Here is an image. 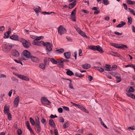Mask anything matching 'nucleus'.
Wrapping results in <instances>:
<instances>
[{"label": "nucleus", "instance_id": "f257e3e1", "mask_svg": "<svg viewBox=\"0 0 135 135\" xmlns=\"http://www.w3.org/2000/svg\"><path fill=\"white\" fill-rule=\"evenodd\" d=\"M88 47L89 49L97 51L101 53L103 52L102 47L99 45H90L88 46Z\"/></svg>", "mask_w": 135, "mask_h": 135}, {"label": "nucleus", "instance_id": "f03ea898", "mask_svg": "<svg viewBox=\"0 0 135 135\" xmlns=\"http://www.w3.org/2000/svg\"><path fill=\"white\" fill-rule=\"evenodd\" d=\"M22 57H25L26 59L24 58H22L21 60H27L31 57V54L30 52L28 50H25L22 52Z\"/></svg>", "mask_w": 135, "mask_h": 135}, {"label": "nucleus", "instance_id": "7ed1b4c3", "mask_svg": "<svg viewBox=\"0 0 135 135\" xmlns=\"http://www.w3.org/2000/svg\"><path fill=\"white\" fill-rule=\"evenodd\" d=\"M42 45L46 47V51L47 52H50L52 50V44L51 43L46 42L45 43L44 42H41Z\"/></svg>", "mask_w": 135, "mask_h": 135}, {"label": "nucleus", "instance_id": "20e7f679", "mask_svg": "<svg viewBox=\"0 0 135 135\" xmlns=\"http://www.w3.org/2000/svg\"><path fill=\"white\" fill-rule=\"evenodd\" d=\"M66 30L62 26H60L58 28V32L60 35L65 33Z\"/></svg>", "mask_w": 135, "mask_h": 135}, {"label": "nucleus", "instance_id": "39448f33", "mask_svg": "<svg viewBox=\"0 0 135 135\" xmlns=\"http://www.w3.org/2000/svg\"><path fill=\"white\" fill-rule=\"evenodd\" d=\"M41 37L40 36H36V39L33 41V44L35 45H38V46H40L41 44H42V43L41 42H43L42 41H41L40 42H38L37 41V40H40L41 39Z\"/></svg>", "mask_w": 135, "mask_h": 135}, {"label": "nucleus", "instance_id": "423d86ee", "mask_svg": "<svg viewBox=\"0 0 135 135\" xmlns=\"http://www.w3.org/2000/svg\"><path fill=\"white\" fill-rule=\"evenodd\" d=\"M41 102L43 104L49 105L51 103L45 97H42L41 98Z\"/></svg>", "mask_w": 135, "mask_h": 135}, {"label": "nucleus", "instance_id": "0eeeda50", "mask_svg": "<svg viewBox=\"0 0 135 135\" xmlns=\"http://www.w3.org/2000/svg\"><path fill=\"white\" fill-rule=\"evenodd\" d=\"M22 42L23 45L26 48H28L31 45V44L29 42L24 39H22Z\"/></svg>", "mask_w": 135, "mask_h": 135}, {"label": "nucleus", "instance_id": "6e6552de", "mask_svg": "<svg viewBox=\"0 0 135 135\" xmlns=\"http://www.w3.org/2000/svg\"><path fill=\"white\" fill-rule=\"evenodd\" d=\"M19 101L20 98L18 96L13 101V104L15 107H17L18 106Z\"/></svg>", "mask_w": 135, "mask_h": 135}, {"label": "nucleus", "instance_id": "1a4fd4ad", "mask_svg": "<svg viewBox=\"0 0 135 135\" xmlns=\"http://www.w3.org/2000/svg\"><path fill=\"white\" fill-rule=\"evenodd\" d=\"M18 78L21 79L26 81H29V79L27 76L23 75H19Z\"/></svg>", "mask_w": 135, "mask_h": 135}, {"label": "nucleus", "instance_id": "9d476101", "mask_svg": "<svg viewBox=\"0 0 135 135\" xmlns=\"http://www.w3.org/2000/svg\"><path fill=\"white\" fill-rule=\"evenodd\" d=\"M2 48L4 52L7 51L8 49H9L8 44L3 45Z\"/></svg>", "mask_w": 135, "mask_h": 135}, {"label": "nucleus", "instance_id": "9b49d317", "mask_svg": "<svg viewBox=\"0 0 135 135\" xmlns=\"http://www.w3.org/2000/svg\"><path fill=\"white\" fill-rule=\"evenodd\" d=\"M65 58L67 59H69L71 56V53L70 52H65L64 54Z\"/></svg>", "mask_w": 135, "mask_h": 135}, {"label": "nucleus", "instance_id": "f8f14e48", "mask_svg": "<svg viewBox=\"0 0 135 135\" xmlns=\"http://www.w3.org/2000/svg\"><path fill=\"white\" fill-rule=\"evenodd\" d=\"M59 67L60 68H63L64 66V63L63 61L60 60H58L57 62Z\"/></svg>", "mask_w": 135, "mask_h": 135}, {"label": "nucleus", "instance_id": "ddd939ff", "mask_svg": "<svg viewBox=\"0 0 135 135\" xmlns=\"http://www.w3.org/2000/svg\"><path fill=\"white\" fill-rule=\"evenodd\" d=\"M31 60L33 62L37 63L39 62L38 59L36 57L34 56H31Z\"/></svg>", "mask_w": 135, "mask_h": 135}, {"label": "nucleus", "instance_id": "4468645a", "mask_svg": "<svg viewBox=\"0 0 135 135\" xmlns=\"http://www.w3.org/2000/svg\"><path fill=\"white\" fill-rule=\"evenodd\" d=\"M66 70L67 71L66 72V74L67 75L70 76L74 75L73 72L69 69H66Z\"/></svg>", "mask_w": 135, "mask_h": 135}, {"label": "nucleus", "instance_id": "2eb2a0df", "mask_svg": "<svg viewBox=\"0 0 135 135\" xmlns=\"http://www.w3.org/2000/svg\"><path fill=\"white\" fill-rule=\"evenodd\" d=\"M10 38L11 39L15 40H18V36L16 35H13L11 36Z\"/></svg>", "mask_w": 135, "mask_h": 135}, {"label": "nucleus", "instance_id": "dca6fc26", "mask_svg": "<svg viewBox=\"0 0 135 135\" xmlns=\"http://www.w3.org/2000/svg\"><path fill=\"white\" fill-rule=\"evenodd\" d=\"M126 94L128 97L131 98L135 99V95L132 93H131L129 92H127L126 93Z\"/></svg>", "mask_w": 135, "mask_h": 135}, {"label": "nucleus", "instance_id": "f3484780", "mask_svg": "<svg viewBox=\"0 0 135 135\" xmlns=\"http://www.w3.org/2000/svg\"><path fill=\"white\" fill-rule=\"evenodd\" d=\"M76 2L75 1H74L73 3L70 4L69 5V8L70 9L73 8L76 4Z\"/></svg>", "mask_w": 135, "mask_h": 135}, {"label": "nucleus", "instance_id": "a211bd4d", "mask_svg": "<svg viewBox=\"0 0 135 135\" xmlns=\"http://www.w3.org/2000/svg\"><path fill=\"white\" fill-rule=\"evenodd\" d=\"M49 123L50 125L53 127H54L55 126V124L53 120L52 119H50L49 121Z\"/></svg>", "mask_w": 135, "mask_h": 135}, {"label": "nucleus", "instance_id": "6ab92c4d", "mask_svg": "<svg viewBox=\"0 0 135 135\" xmlns=\"http://www.w3.org/2000/svg\"><path fill=\"white\" fill-rule=\"evenodd\" d=\"M34 11L37 13H38L41 11V8L38 6L34 7Z\"/></svg>", "mask_w": 135, "mask_h": 135}, {"label": "nucleus", "instance_id": "aec40b11", "mask_svg": "<svg viewBox=\"0 0 135 135\" xmlns=\"http://www.w3.org/2000/svg\"><path fill=\"white\" fill-rule=\"evenodd\" d=\"M48 60L50 61L53 64H57V61L55 60L54 59L52 58H49Z\"/></svg>", "mask_w": 135, "mask_h": 135}, {"label": "nucleus", "instance_id": "412c9836", "mask_svg": "<svg viewBox=\"0 0 135 135\" xmlns=\"http://www.w3.org/2000/svg\"><path fill=\"white\" fill-rule=\"evenodd\" d=\"M82 67L84 69H89L90 67V65L89 64H86L83 65Z\"/></svg>", "mask_w": 135, "mask_h": 135}, {"label": "nucleus", "instance_id": "4be33fe9", "mask_svg": "<svg viewBox=\"0 0 135 135\" xmlns=\"http://www.w3.org/2000/svg\"><path fill=\"white\" fill-rule=\"evenodd\" d=\"M36 126L37 128V130L38 133L40 132L41 128L40 125V124H36Z\"/></svg>", "mask_w": 135, "mask_h": 135}, {"label": "nucleus", "instance_id": "5701e85b", "mask_svg": "<svg viewBox=\"0 0 135 135\" xmlns=\"http://www.w3.org/2000/svg\"><path fill=\"white\" fill-rule=\"evenodd\" d=\"M121 24H119L116 27H117L120 28L122 27L125 25L126 23V22L123 21H121Z\"/></svg>", "mask_w": 135, "mask_h": 135}, {"label": "nucleus", "instance_id": "b1692460", "mask_svg": "<svg viewBox=\"0 0 135 135\" xmlns=\"http://www.w3.org/2000/svg\"><path fill=\"white\" fill-rule=\"evenodd\" d=\"M13 55L15 57H18L19 55V53L17 50H15L13 51Z\"/></svg>", "mask_w": 135, "mask_h": 135}, {"label": "nucleus", "instance_id": "393cba45", "mask_svg": "<svg viewBox=\"0 0 135 135\" xmlns=\"http://www.w3.org/2000/svg\"><path fill=\"white\" fill-rule=\"evenodd\" d=\"M58 54H61L63 53L64 51V50L63 49H58L56 50Z\"/></svg>", "mask_w": 135, "mask_h": 135}, {"label": "nucleus", "instance_id": "a878e982", "mask_svg": "<svg viewBox=\"0 0 135 135\" xmlns=\"http://www.w3.org/2000/svg\"><path fill=\"white\" fill-rule=\"evenodd\" d=\"M105 67L106 68V69H105L104 70L107 71H111V70L110 69L111 68V66L110 65L106 64L105 65Z\"/></svg>", "mask_w": 135, "mask_h": 135}, {"label": "nucleus", "instance_id": "bb28decb", "mask_svg": "<svg viewBox=\"0 0 135 135\" xmlns=\"http://www.w3.org/2000/svg\"><path fill=\"white\" fill-rule=\"evenodd\" d=\"M79 33L83 37L86 38L88 37L85 34V33L81 30Z\"/></svg>", "mask_w": 135, "mask_h": 135}, {"label": "nucleus", "instance_id": "cd10ccee", "mask_svg": "<svg viewBox=\"0 0 135 135\" xmlns=\"http://www.w3.org/2000/svg\"><path fill=\"white\" fill-rule=\"evenodd\" d=\"M110 44L112 46L115 47L119 48V44H115L113 43H110Z\"/></svg>", "mask_w": 135, "mask_h": 135}, {"label": "nucleus", "instance_id": "c85d7f7f", "mask_svg": "<svg viewBox=\"0 0 135 135\" xmlns=\"http://www.w3.org/2000/svg\"><path fill=\"white\" fill-rule=\"evenodd\" d=\"M30 123L33 126H35V122L34 120L31 117L30 118Z\"/></svg>", "mask_w": 135, "mask_h": 135}, {"label": "nucleus", "instance_id": "c756f323", "mask_svg": "<svg viewBox=\"0 0 135 135\" xmlns=\"http://www.w3.org/2000/svg\"><path fill=\"white\" fill-rule=\"evenodd\" d=\"M127 2L128 4H135V1H132L130 0H128L127 1Z\"/></svg>", "mask_w": 135, "mask_h": 135}, {"label": "nucleus", "instance_id": "7c9ffc66", "mask_svg": "<svg viewBox=\"0 0 135 135\" xmlns=\"http://www.w3.org/2000/svg\"><path fill=\"white\" fill-rule=\"evenodd\" d=\"M127 48V46L125 45L119 44V48L125 49V48Z\"/></svg>", "mask_w": 135, "mask_h": 135}, {"label": "nucleus", "instance_id": "2f4dec72", "mask_svg": "<svg viewBox=\"0 0 135 135\" xmlns=\"http://www.w3.org/2000/svg\"><path fill=\"white\" fill-rule=\"evenodd\" d=\"M128 9L129 10V11L130 13H132L133 15L135 16V11L130 8H128Z\"/></svg>", "mask_w": 135, "mask_h": 135}, {"label": "nucleus", "instance_id": "473e14b6", "mask_svg": "<svg viewBox=\"0 0 135 135\" xmlns=\"http://www.w3.org/2000/svg\"><path fill=\"white\" fill-rule=\"evenodd\" d=\"M95 67L97 68V69L100 72H103L104 70V69L103 68L100 67Z\"/></svg>", "mask_w": 135, "mask_h": 135}, {"label": "nucleus", "instance_id": "72a5a7b5", "mask_svg": "<svg viewBox=\"0 0 135 135\" xmlns=\"http://www.w3.org/2000/svg\"><path fill=\"white\" fill-rule=\"evenodd\" d=\"M103 2L105 5H107L109 4V2L108 0H103Z\"/></svg>", "mask_w": 135, "mask_h": 135}, {"label": "nucleus", "instance_id": "f704fd0d", "mask_svg": "<svg viewBox=\"0 0 135 135\" xmlns=\"http://www.w3.org/2000/svg\"><path fill=\"white\" fill-rule=\"evenodd\" d=\"M128 25H131L132 22V20L131 18V17H128Z\"/></svg>", "mask_w": 135, "mask_h": 135}, {"label": "nucleus", "instance_id": "c9c22d12", "mask_svg": "<svg viewBox=\"0 0 135 135\" xmlns=\"http://www.w3.org/2000/svg\"><path fill=\"white\" fill-rule=\"evenodd\" d=\"M75 75L76 76L80 78H82L84 76L83 75L80 74H79L78 72L76 73H75Z\"/></svg>", "mask_w": 135, "mask_h": 135}, {"label": "nucleus", "instance_id": "e433bc0d", "mask_svg": "<svg viewBox=\"0 0 135 135\" xmlns=\"http://www.w3.org/2000/svg\"><path fill=\"white\" fill-rule=\"evenodd\" d=\"M109 73L112 75L114 76V77H115V76L118 74V73L116 72H109Z\"/></svg>", "mask_w": 135, "mask_h": 135}, {"label": "nucleus", "instance_id": "4c0bfd02", "mask_svg": "<svg viewBox=\"0 0 135 135\" xmlns=\"http://www.w3.org/2000/svg\"><path fill=\"white\" fill-rule=\"evenodd\" d=\"M134 91V88L132 87H130L128 91V92H132L133 93Z\"/></svg>", "mask_w": 135, "mask_h": 135}, {"label": "nucleus", "instance_id": "58836bf2", "mask_svg": "<svg viewBox=\"0 0 135 135\" xmlns=\"http://www.w3.org/2000/svg\"><path fill=\"white\" fill-rule=\"evenodd\" d=\"M35 122L36 124H40L39 118L38 117H36L35 119Z\"/></svg>", "mask_w": 135, "mask_h": 135}, {"label": "nucleus", "instance_id": "ea45409f", "mask_svg": "<svg viewBox=\"0 0 135 135\" xmlns=\"http://www.w3.org/2000/svg\"><path fill=\"white\" fill-rule=\"evenodd\" d=\"M39 67L40 68L43 69H45V66L43 64H40L39 66Z\"/></svg>", "mask_w": 135, "mask_h": 135}, {"label": "nucleus", "instance_id": "a19ab883", "mask_svg": "<svg viewBox=\"0 0 135 135\" xmlns=\"http://www.w3.org/2000/svg\"><path fill=\"white\" fill-rule=\"evenodd\" d=\"M112 70H114L117 68V66L116 65H114L112 66Z\"/></svg>", "mask_w": 135, "mask_h": 135}, {"label": "nucleus", "instance_id": "79ce46f5", "mask_svg": "<svg viewBox=\"0 0 135 135\" xmlns=\"http://www.w3.org/2000/svg\"><path fill=\"white\" fill-rule=\"evenodd\" d=\"M12 80L16 82L17 83L18 82V80L14 77H12L11 78Z\"/></svg>", "mask_w": 135, "mask_h": 135}, {"label": "nucleus", "instance_id": "37998d69", "mask_svg": "<svg viewBox=\"0 0 135 135\" xmlns=\"http://www.w3.org/2000/svg\"><path fill=\"white\" fill-rule=\"evenodd\" d=\"M71 16L72 20L74 22L76 21L75 15Z\"/></svg>", "mask_w": 135, "mask_h": 135}, {"label": "nucleus", "instance_id": "c03bdc74", "mask_svg": "<svg viewBox=\"0 0 135 135\" xmlns=\"http://www.w3.org/2000/svg\"><path fill=\"white\" fill-rule=\"evenodd\" d=\"M41 122L44 125H46V120L44 118H42V119Z\"/></svg>", "mask_w": 135, "mask_h": 135}, {"label": "nucleus", "instance_id": "a18cd8bd", "mask_svg": "<svg viewBox=\"0 0 135 135\" xmlns=\"http://www.w3.org/2000/svg\"><path fill=\"white\" fill-rule=\"evenodd\" d=\"M68 122L65 123L63 125V127L64 128H66L68 127Z\"/></svg>", "mask_w": 135, "mask_h": 135}, {"label": "nucleus", "instance_id": "49530a36", "mask_svg": "<svg viewBox=\"0 0 135 135\" xmlns=\"http://www.w3.org/2000/svg\"><path fill=\"white\" fill-rule=\"evenodd\" d=\"M5 28L4 26L0 27V31L2 32L5 30Z\"/></svg>", "mask_w": 135, "mask_h": 135}, {"label": "nucleus", "instance_id": "de8ad7c7", "mask_svg": "<svg viewBox=\"0 0 135 135\" xmlns=\"http://www.w3.org/2000/svg\"><path fill=\"white\" fill-rule=\"evenodd\" d=\"M129 67H131L133 68H135V66L132 64H131V65H128L125 66V67L126 68Z\"/></svg>", "mask_w": 135, "mask_h": 135}, {"label": "nucleus", "instance_id": "09e8293b", "mask_svg": "<svg viewBox=\"0 0 135 135\" xmlns=\"http://www.w3.org/2000/svg\"><path fill=\"white\" fill-rule=\"evenodd\" d=\"M42 13L43 14L46 13L47 15H50L52 13H53L54 14H56V13H55V12H42Z\"/></svg>", "mask_w": 135, "mask_h": 135}, {"label": "nucleus", "instance_id": "8fccbe9b", "mask_svg": "<svg viewBox=\"0 0 135 135\" xmlns=\"http://www.w3.org/2000/svg\"><path fill=\"white\" fill-rule=\"evenodd\" d=\"M75 8V9L73 11L71 12V16L75 15V14L76 13V9Z\"/></svg>", "mask_w": 135, "mask_h": 135}, {"label": "nucleus", "instance_id": "3c124183", "mask_svg": "<svg viewBox=\"0 0 135 135\" xmlns=\"http://www.w3.org/2000/svg\"><path fill=\"white\" fill-rule=\"evenodd\" d=\"M75 28L76 30V31L78 32L79 33L80 31H81V30L78 27H75Z\"/></svg>", "mask_w": 135, "mask_h": 135}, {"label": "nucleus", "instance_id": "603ef678", "mask_svg": "<svg viewBox=\"0 0 135 135\" xmlns=\"http://www.w3.org/2000/svg\"><path fill=\"white\" fill-rule=\"evenodd\" d=\"M59 121L60 122L63 123L64 122V119L62 117H60L59 118Z\"/></svg>", "mask_w": 135, "mask_h": 135}, {"label": "nucleus", "instance_id": "864d4df0", "mask_svg": "<svg viewBox=\"0 0 135 135\" xmlns=\"http://www.w3.org/2000/svg\"><path fill=\"white\" fill-rule=\"evenodd\" d=\"M79 55L80 56H81L83 55L82 54V51L81 49H79Z\"/></svg>", "mask_w": 135, "mask_h": 135}, {"label": "nucleus", "instance_id": "5fc2aeb1", "mask_svg": "<svg viewBox=\"0 0 135 135\" xmlns=\"http://www.w3.org/2000/svg\"><path fill=\"white\" fill-rule=\"evenodd\" d=\"M27 127L31 132L33 134L34 133L32 131V129L30 126H29V127Z\"/></svg>", "mask_w": 135, "mask_h": 135}, {"label": "nucleus", "instance_id": "6e6d98bb", "mask_svg": "<svg viewBox=\"0 0 135 135\" xmlns=\"http://www.w3.org/2000/svg\"><path fill=\"white\" fill-rule=\"evenodd\" d=\"M18 134V135H21L22 134V132L21 129H19L17 131Z\"/></svg>", "mask_w": 135, "mask_h": 135}, {"label": "nucleus", "instance_id": "4d7b16f0", "mask_svg": "<svg viewBox=\"0 0 135 135\" xmlns=\"http://www.w3.org/2000/svg\"><path fill=\"white\" fill-rule=\"evenodd\" d=\"M88 80L89 81H90L93 80V77L92 76L88 75Z\"/></svg>", "mask_w": 135, "mask_h": 135}, {"label": "nucleus", "instance_id": "13d9d810", "mask_svg": "<svg viewBox=\"0 0 135 135\" xmlns=\"http://www.w3.org/2000/svg\"><path fill=\"white\" fill-rule=\"evenodd\" d=\"M8 47L9 49H11L12 47H13L14 46V45L13 44H8Z\"/></svg>", "mask_w": 135, "mask_h": 135}, {"label": "nucleus", "instance_id": "bf43d9fd", "mask_svg": "<svg viewBox=\"0 0 135 135\" xmlns=\"http://www.w3.org/2000/svg\"><path fill=\"white\" fill-rule=\"evenodd\" d=\"M62 108L64 109L66 111H69V108L68 107L66 106H63Z\"/></svg>", "mask_w": 135, "mask_h": 135}, {"label": "nucleus", "instance_id": "052dcab7", "mask_svg": "<svg viewBox=\"0 0 135 135\" xmlns=\"http://www.w3.org/2000/svg\"><path fill=\"white\" fill-rule=\"evenodd\" d=\"M8 119L9 120H11V119L12 117L11 114L10 113L7 114Z\"/></svg>", "mask_w": 135, "mask_h": 135}, {"label": "nucleus", "instance_id": "680f3d73", "mask_svg": "<svg viewBox=\"0 0 135 135\" xmlns=\"http://www.w3.org/2000/svg\"><path fill=\"white\" fill-rule=\"evenodd\" d=\"M117 79H119L120 78V74L118 73L117 74L115 77Z\"/></svg>", "mask_w": 135, "mask_h": 135}, {"label": "nucleus", "instance_id": "e2e57ef3", "mask_svg": "<svg viewBox=\"0 0 135 135\" xmlns=\"http://www.w3.org/2000/svg\"><path fill=\"white\" fill-rule=\"evenodd\" d=\"M82 110L86 113H89V111L84 107H83Z\"/></svg>", "mask_w": 135, "mask_h": 135}, {"label": "nucleus", "instance_id": "0e129e2a", "mask_svg": "<svg viewBox=\"0 0 135 135\" xmlns=\"http://www.w3.org/2000/svg\"><path fill=\"white\" fill-rule=\"evenodd\" d=\"M4 38H7L9 37V35H8V34H7V33H4Z\"/></svg>", "mask_w": 135, "mask_h": 135}, {"label": "nucleus", "instance_id": "69168bd1", "mask_svg": "<svg viewBox=\"0 0 135 135\" xmlns=\"http://www.w3.org/2000/svg\"><path fill=\"white\" fill-rule=\"evenodd\" d=\"M58 112L60 113H62L63 112L62 109L61 108H60L58 109Z\"/></svg>", "mask_w": 135, "mask_h": 135}, {"label": "nucleus", "instance_id": "338daca9", "mask_svg": "<svg viewBox=\"0 0 135 135\" xmlns=\"http://www.w3.org/2000/svg\"><path fill=\"white\" fill-rule=\"evenodd\" d=\"M77 105V107H78L79 108V109H81V110H82V109H83V108L84 107L82 105H80L79 104H78V105Z\"/></svg>", "mask_w": 135, "mask_h": 135}, {"label": "nucleus", "instance_id": "774afa93", "mask_svg": "<svg viewBox=\"0 0 135 135\" xmlns=\"http://www.w3.org/2000/svg\"><path fill=\"white\" fill-rule=\"evenodd\" d=\"M124 9L126 10H127L128 9V7L126 4H125L123 3V4Z\"/></svg>", "mask_w": 135, "mask_h": 135}]
</instances>
